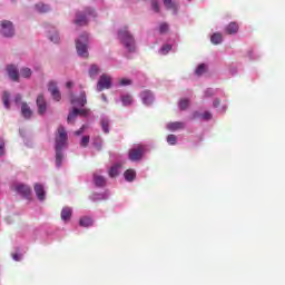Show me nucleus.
Instances as JSON below:
<instances>
[{
    "label": "nucleus",
    "instance_id": "f257e3e1",
    "mask_svg": "<svg viewBox=\"0 0 285 285\" xmlns=\"http://www.w3.org/2000/svg\"><path fill=\"white\" fill-rule=\"evenodd\" d=\"M118 39L129 52H135V38L130 35V31H128V27L118 31Z\"/></svg>",
    "mask_w": 285,
    "mask_h": 285
},
{
    "label": "nucleus",
    "instance_id": "f03ea898",
    "mask_svg": "<svg viewBox=\"0 0 285 285\" xmlns=\"http://www.w3.org/2000/svg\"><path fill=\"white\" fill-rule=\"evenodd\" d=\"M68 146V132L66 128L60 125L56 132V150H63Z\"/></svg>",
    "mask_w": 285,
    "mask_h": 285
},
{
    "label": "nucleus",
    "instance_id": "7ed1b4c3",
    "mask_svg": "<svg viewBox=\"0 0 285 285\" xmlns=\"http://www.w3.org/2000/svg\"><path fill=\"white\" fill-rule=\"evenodd\" d=\"M76 50L79 57L88 59V33L80 35L79 39L76 40Z\"/></svg>",
    "mask_w": 285,
    "mask_h": 285
},
{
    "label": "nucleus",
    "instance_id": "20e7f679",
    "mask_svg": "<svg viewBox=\"0 0 285 285\" xmlns=\"http://www.w3.org/2000/svg\"><path fill=\"white\" fill-rule=\"evenodd\" d=\"M144 155H146V146L144 145H136L128 151L130 161H141V159H144Z\"/></svg>",
    "mask_w": 285,
    "mask_h": 285
},
{
    "label": "nucleus",
    "instance_id": "39448f33",
    "mask_svg": "<svg viewBox=\"0 0 285 285\" xmlns=\"http://www.w3.org/2000/svg\"><path fill=\"white\" fill-rule=\"evenodd\" d=\"M95 17V10L90 8L85 9V14L81 12L76 13V19L73 23L76 26H88V17Z\"/></svg>",
    "mask_w": 285,
    "mask_h": 285
},
{
    "label": "nucleus",
    "instance_id": "423d86ee",
    "mask_svg": "<svg viewBox=\"0 0 285 285\" xmlns=\"http://www.w3.org/2000/svg\"><path fill=\"white\" fill-rule=\"evenodd\" d=\"M0 33L3 37H14V26L9 20H2L0 22Z\"/></svg>",
    "mask_w": 285,
    "mask_h": 285
},
{
    "label": "nucleus",
    "instance_id": "0eeeda50",
    "mask_svg": "<svg viewBox=\"0 0 285 285\" xmlns=\"http://www.w3.org/2000/svg\"><path fill=\"white\" fill-rule=\"evenodd\" d=\"M112 86V78L110 76L104 73L100 76L98 83H97V90L98 92H101L102 90H108Z\"/></svg>",
    "mask_w": 285,
    "mask_h": 285
},
{
    "label": "nucleus",
    "instance_id": "6e6552de",
    "mask_svg": "<svg viewBox=\"0 0 285 285\" xmlns=\"http://www.w3.org/2000/svg\"><path fill=\"white\" fill-rule=\"evenodd\" d=\"M89 114H90V109L73 108V110L68 115L67 121L68 124H71L73 119L77 117V115H81L82 117H88Z\"/></svg>",
    "mask_w": 285,
    "mask_h": 285
},
{
    "label": "nucleus",
    "instance_id": "1a4fd4ad",
    "mask_svg": "<svg viewBox=\"0 0 285 285\" xmlns=\"http://www.w3.org/2000/svg\"><path fill=\"white\" fill-rule=\"evenodd\" d=\"M36 104L38 106V115H46V110H48V104L46 102L43 94H40L37 97Z\"/></svg>",
    "mask_w": 285,
    "mask_h": 285
},
{
    "label": "nucleus",
    "instance_id": "9d476101",
    "mask_svg": "<svg viewBox=\"0 0 285 285\" xmlns=\"http://www.w3.org/2000/svg\"><path fill=\"white\" fill-rule=\"evenodd\" d=\"M48 90L52 96V99L55 101H61V92L59 91V88L57 87V82L50 81L48 85Z\"/></svg>",
    "mask_w": 285,
    "mask_h": 285
},
{
    "label": "nucleus",
    "instance_id": "9b49d317",
    "mask_svg": "<svg viewBox=\"0 0 285 285\" xmlns=\"http://www.w3.org/2000/svg\"><path fill=\"white\" fill-rule=\"evenodd\" d=\"M142 104H145V106H153L154 101H155V96L153 95V91L150 90H144L140 94Z\"/></svg>",
    "mask_w": 285,
    "mask_h": 285
},
{
    "label": "nucleus",
    "instance_id": "f8f14e48",
    "mask_svg": "<svg viewBox=\"0 0 285 285\" xmlns=\"http://www.w3.org/2000/svg\"><path fill=\"white\" fill-rule=\"evenodd\" d=\"M13 190L16 193H19V195H22L23 197H30V193H32V189L28 185L19 184L16 185Z\"/></svg>",
    "mask_w": 285,
    "mask_h": 285
},
{
    "label": "nucleus",
    "instance_id": "ddd939ff",
    "mask_svg": "<svg viewBox=\"0 0 285 285\" xmlns=\"http://www.w3.org/2000/svg\"><path fill=\"white\" fill-rule=\"evenodd\" d=\"M33 190L37 195V198L39 202H45L46 200V189L43 188V185L36 183L33 186Z\"/></svg>",
    "mask_w": 285,
    "mask_h": 285
},
{
    "label": "nucleus",
    "instance_id": "4468645a",
    "mask_svg": "<svg viewBox=\"0 0 285 285\" xmlns=\"http://www.w3.org/2000/svg\"><path fill=\"white\" fill-rule=\"evenodd\" d=\"M184 128H186V124L181 121L169 122L167 125V130H170L171 132H175L176 130H184Z\"/></svg>",
    "mask_w": 285,
    "mask_h": 285
},
{
    "label": "nucleus",
    "instance_id": "2eb2a0df",
    "mask_svg": "<svg viewBox=\"0 0 285 285\" xmlns=\"http://www.w3.org/2000/svg\"><path fill=\"white\" fill-rule=\"evenodd\" d=\"M163 3L167 10H173V12L177 14V10H179V3L173 0H163Z\"/></svg>",
    "mask_w": 285,
    "mask_h": 285
},
{
    "label": "nucleus",
    "instance_id": "dca6fc26",
    "mask_svg": "<svg viewBox=\"0 0 285 285\" xmlns=\"http://www.w3.org/2000/svg\"><path fill=\"white\" fill-rule=\"evenodd\" d=\"M8 75L12 81H19V70L13 65L8 66L7 68Z\"/></svg>",
    "mask_w": 285,
    "mask_h": 285
},
{
    "label": "nucleus",
    "instance_id": "f3484780",
    "mask_svg": "<svg viewBox=\"0 0 285 285\" xmlns=\"http://www.w3.org/2000/svg\"><path fill=\"white\" fill-rule=\"evenodd\" d=\"M21 115L24 119H30L32 117V109L30 108L28 102H22Z\"/></svg>",
    "mask_w": 285,
    "mask_h": 285
},
{
    "label": "nucleus",
    "instance_id": "a211bd4d",
    "mask_svg": "<svg viewBox=\"0 0 285 285\" xmlns=\"http://www.w3.org/2000/svg\"><path fill=\"white\" fill-rule=\"evenodd\" d=\"M94 184L98 187V188H104V186H106V177L95 173L94 174Z\"/></svg>",
    "mask_w": 285,
    "mask_h": 285
},
{
    "label": "nucleus",
    "instance_id": "6ab92c4d",
    "mask_svg": "<svg viewBox=\"0 0 285 285\" xmlns=\"http://www.w3.org/2000/svg\"><path fill=\"white\" fill-rule=\"evenodd\" d=\"M226 35H237L239 32V24L237 22H230L226 28H225Z\"/></svg>",
    "mask_w": 285,
    "mask_h": 285
},
{
    "label": "nucleus",
    "instance_id": "aec40b11",
    "mask_svg": "<svg viewBox=\"0 0 285 285\" xmlns=\"http://www.w3.org/2000/svg\"><path fill=\"white\" fill-rule=\"evenodd\" d=\"M71 104H77L78 106H86L88 100L86 99V91H81L78 99H71Z\"/></svg>",
    "mask_w": 285,
    "mask_h": 285
},
{
    "label": "nucleus",
    "instance_id": "412c9836",
    "mask_svg": "<svg viewBox=\"0 0 285 285\" xmlns=\"http://www.w3.org/2000/svg\"><path fill=\"white\" fill-rule=\"evenodd\" d=\"M61 164H63V149H56V166H57V168H61Z\"/></svg>",
    "mask_w": 285,
    "mask_h": 285
},
{
    "label": "nucleus",
    "instance_id": "4be33fe9",
    "mask_svg": "<svg viewBox=\"0 0 285 285\" xmlns=\"http://www.w3.org/2000/svg\"><path fill=\"white\" fill-rule=\"evenodd\" d=\"M197 117H202L204 121H210L213 119V114L210 111H205L204 114L194 112V119H197Z\"/></svg>",
    "mask_w": 285,
    "mask_h": 285
},
{
    "label": "nucleus",
    "instance_id": "5701e85b",
    "mask_svg": "<svg viewBox=\"0 0 285 285\" xmlns=\"http://www.w3.org/2000/svg\"><path fill=\"white\" fill-rule=\"evenodd\" d=\"M70 217H72V209L70 207H65L61 210V219L63 222H68V219H70Z\"/></svg>",
    "mask_w": 285,
    "mask_h": 285
},
{
    "label": "nucleus",
    "instance_id": "b1692460",
    "mask_svg": "<svg viewBox=\"0 0 285 285\" xmlns=\"http://www.w3.org/2000/svg\"><path fill=\"white\" fill-rule=\"evenodd\" d=\"M210 41L214 46H219V43L224 41V37L222 36V33L216 32L210 37Z\"/></svg>",
    "mask_w": 285,
    "mask_h": 285
},
{
    "label": "nucleus",
    "instance_id": "393cba45",
    "mask_svg": "<svg viewBox=\"0 0 285 285\" xmlns=\"http://www.w3.org/2000/svg\"><path fill=\"white\" fill-rule=\"evenodd\" d=\"M126 181H134L137 173L134 169H127L124 174Z\"/></svg>",
    "mask_w": 285,
    "mask_h": 285
},
{
    "label": "nucleus",
    "instance_id": "a878e982",
    "mask_svg": "<svg viewBox=\"0 0 285 285\" xmlns=\"http://www.w3.org/2000/svg\"><path fill=\"white\" fill-rule=\"evenodd\" d=\"M100 126H101L104 132H106L107 135H108V132H110V120L104 118L100 121Z\"/></svg>",
    "mask_w": 285,
    "mask_h": 285
},
{
    "label": "nucleus",
    "instance_id": "bb28decb",
    "mask_svg": "<svg viewBox=\"0 0 285 285\" xmlns=\"http://www.w3.org/2000/svg\"><path fill=\"white\" fill-rule=\"evenodd\" d=\"M79 225L83 226L85 228H88L89 226H92V218H90V217H82L79 220Z\"/></svg>",
    "mask_w": 285,
    "mask_h": 285
},
{
    "label": "nucleus",
    "instance_id": "cd10ccee",
    "mask_svg": "<svg viewBox=\"0 0 285 285\" xmlns=\"http://www.w3.org/2000/svg\"><path fill=\"white\" fill-rule=\"evenodd\" d=\"M36 9L38 10V12H41V13L50 12V7L43 3L36 4Z\"/></svg>",
    "mask_w": 285,
    "mask_h": 285
},
{
    "label": "nucleus",
    "instance_id": "c85d7f7f",
    "mask_svg": "<svg viewBox=\"0 0 285 285\" xmlns=\"http://www.w3.org/2000/svg\"><path fill=\"white\" fill-rule=\"evenodd\" d=\"M3 105L7 109H10V92L4 91L2 96Z\"/></svg>",
    "mask_w": 285,
    "mask_h": 285
},
{
    "label": "nucleus",
    "instance_id": "c756f323",
    "mask_svg": "<svg viewBox=\"0 0 285 285\" xmlns=\"http://www.w3.org/2000/svg\"><path fill=\"white\" fill-rule=\"evenodd\" d=\"M119 168H121L120 165H114V166L109 169V177H117V175H119Z\"/></svg>",
    "mask_w": 285,
    "mask_h": 285
},
{
    "label": "nucleus",
    "instance_id": "7c9ffc66",
    "mask_svg": "<svg viewBox=\"0 0 285 285\" xmlns=\"http://www.w3.org/2000/svg\"><path fill=\"white\" fill-rule=\"evenodd\" d=\"M96 75H99V67L97 65H91L89 69V76L91 77V79H95Z\"/></svg>",
    "mask_w": 285,
    "mask_h": 285
},
{
    "label": "nucleus",
    "instance_id": "2f4dec72",
    "mask_svg": "<svg viewBox=\"0 0 285 285\" xmlns=\"http://www.w3.org/2000/svg\"><path fill=\"white\" fill-rule=\"evenodd\" d=\"M20 75L24 79H28L32 76V70H30V68H22L21 71H20Z\"/></svg>",
    "mask_w": 285,
    "mask_h": 285
},
{
    "label": "nucleus",
    "instance_id": "473e14b6",
    "mask_svg": "<svg viewBox=\"0 0 285 285\" xmlns=\"http://www.w3.org/2000/svg\"><path fill=\"white\" fill-rule=\"evenodd\" d=\"M122 106H130L132 104V96L126 95L121 97Z\"/></svg>",
    "mask_w": 285,
    "mask_h": 285
},
{
    "label": "nucleus",
    "instance_id": "72a5a7b5",
    "mask_svg": "<svg viewBox=\"0 0 285 285\" xmlns=\"http://www.w3.org/2000/svg\"><path fill=\"white\" fill-rule=\"evenodd\" d=\"M188 106H190V100H188L186 98L180 99V101H179L180 110H186L188 108Z\"/></svg>",
    "mask_w": 285,
    "mask_h": 285
},
{
    "label": "nucleus",
    "instance_id": "f704fd0d",
    "mask_svg": "<svg viewBox=\"0 0 285 285\" xmlns=\"http://www.w3.org/2000/svg\"><path fill=\"white\" fill-rule=\"evenodd\" d=\"M196 75L198 77H202V75H204V72H206V65L205 63H200L197 68H196Z\"/></svg>",
    "mask_w": 285,
    "mask_h": 285
},
{
    "label": "nucleus",
    "instance_id": "c9c22d12",
    "mask_svg": "<svg viewBox=\"0 0 285 285\" xmlns=\"http://www.w3.org/2000/svg\"><path fill=\"white\" fill-rule=\"evenodd\" d=\"M169 28L170 27L168 26V23L161 22L160 26H159L160 35H166V32H168Z\"/></svg>",
    "mask_w": 285,
    "mask_h": 285
},
{
    "label": "nucleus",
    "instance_id": "e433bc0d",
    "mask_svg": "<svg viewBox=\"0 0 285 285\" xmlns=\"http://www.w3.org/2000/svg\"><path fill=\"white\" fill-rule=\"evenodd\" d=\"M88 144H90V136H83L80 141L81 148H88Z\"/></svg>",
    "mask_w": 285,
    "mask_h": 285
},
{
    "label": "nucleus",
    "instance_id": "4c0bfd02",
    "mask_svg": "<svg viewBox=\"0 0 285 285\" xmlns=\"http://www.w3.org/2000/svg\"><path fill=\"white\" fill-rule=\"evenodd\" d=\"M167 144H169L170 146H175V144H177V136L170 134L167 136Z\"/></svg>",
    "mask_w": 285,
    "mask_h": 285
},
{
    "label": "nucleus",
    "instance_id": "58836bf2",
    "mask_svg": "<svg viewBox=\"0 0 285 285\" xmlns=\"http://www.w3.org/2000/svg\"><path fill=\"white\" fill-rule=\"evenodd\" d=\"M170 50H173V46H170V45H165L160 48L161 55H168V52H170Z\"/></svg>",
    "mask_w": 285,
    "mask_h": 285
},
{
    "label": "nucleus",
    "instance_id": "ea45409f",
    "mask_svg": "<svg viewBox=\"0 0 285 285\" xmlns=\"http://www.w3.org/2000/svg\"><path fill=\"white\" fill-rule=\"evenodd\" d=\"M6 155V142L3 141V138H0V157H3Z\"/></svg>",
    "mask_w": 285,
    "mask_h": 285
},
{
    "label": "nucleus",
    "instance_id": "a19ab883",
    "mask_svg": "<svg viewBox=\"0 0 285 285\" xmlns=\"http://www.w3.org/2000/svg\"><path fill=\"white\" fill-rule=\"evenodd\" d=\"M151 8L154 12H160L159 2L157 0L151 1Z\"/></svg>",
    "mask_w": 285,
    "mask_h": 285
},
{
    "label": "nucleus",
    "instance_id": "79ce46f5",
    "mask_svg": "<svg viewBox=\"0 0 285 285\" xmlns=\"http://www.w3.org/2000/svg\"><path fill=\"white\" fill-rule=\"evenodd\" d=\"M132 85V80L127 79V78H122L119 81V86H131Z\"/></svg>",
    "mask_w": 285,
    "mask_h": 285
},
{
    "label": "nucleus",
    "instance_id": "37998d69",
    "mask_svg": "<svg viewBox=\"0 0 285 285\" xmlns=\"http://www.w3.org/2000/svg\"><path fill=\"white\" fill-rule=\"evenodd\" d=\"M88 128V126L82 125L77 131H75V135L79 137V135H83V131Z\"/></svg>",
    "mask_w": 285,
    "mask_h": 285
},
{
    "label": "nucleus",
    "instance_id": "c03bdc74",
    "mask_svg": "<svg viewBox=\"0 0 285 285\" xmlns=\"http://www.w3.org/2000/svg\"><path fill=\"white\" fill-rule=\"evenodd\" d=\"M50 41H53V43H59V33H55L53 36L49 37Z\"/></svg>",
    "mask_w": 285,
    "mask_h": 285
},
{
    "label": "nucleus",
    "instance_id": "a18cd8bd",
    "mask_svg": "<svg viewBox=\"0 0 285 285\" xmlns=\"http://www.w3.org/2000/svg\"><path fill=\"white\" fill-rule=\"evenodd\" d=\"M220 104H222V100H219V98H216L213 102V106L214 108H219Z\"/></svg>",
    "mask_w": 285,
    "mask_h": 285
},
{
    "label": "nucleus",
    "instance_id": "49530a36",
    "mask_svg": "<svg viewBox=\"0 0 285 285\" xmlns=\"http://www.w3.org/2000/svg\"><path fill=\"white\" fill-rule=\"evenodd\" d=\"M12 259H14V262H20L21 256L19 254H12Z\"/></svg>",
    "mask_w": 285,
    "mask_h": 285
},
{
    "label": "nucleus",
    "instance_id": "de8ad7c7",
    "mask_svg": "<svg viewBox=\"0 0 285 285\" xmlns=\"http://www.w3.org/2000/svg\"><path fill=\"white\" fill-rule=\"evenodd\" d=\"M66 86H67V88H71V87H72V81H68V82L66 83Z\"/></svg>",
    "mask_w": 285,
    "mask_h": 285
},
{
    "label": "nucleus",
    "instance_id": "09e8293b",
    "mask_svg": "<svg viewBox=\"0 0 285 285\" xmlns=\"http://www.w3.org/2000/svg\"><path fill=\"white\" fill-rule=\"evenodd\" d=\"M19 101H21V97H20V96H17V97H16V102H19Z\"/></svg>",
    "mask_w": 285,
    "mask_h": 285
},
{
    "label": "nucleus",
    "instance_id": "8fccbe9b",
    "mask_svg": "<svg viewBox=\"0 0 285 285\" xmlns=\"http://www.w3.org/2000/svg\"><path fill=\"white\" fill-rule=\"evenodd\" d=\"M206 95H207V97H210V95H213V92H210V90H207Z\"/></svg>",
    "mask_w": 285,
    "mask_h": 285
},
{
    "label": "nucleus",
    "instance_id": "3c124183",
    "mask_svg": "<svg viewBox=\"0 0 285 285\" xmlns=\"http://www.w3.org/2000/svg\"><path fill=\"white\" fill-rule=\"evenodd\" d=\"M102 99H104V101H106V96L102 95Z\"/></svg>",
    "mask_w": 285,
    "mask_h": 285
},
{
    "label": "nucleus",
    "instance_id": "603ef678",
    "mask_svg": "<svg viewBox=\"0 0 285 285\" xmlns=\"http://www.w3.org/2000/svg\"><path fill=\"white\" fill-rule=\"evenodd\" d=\"M223 112H226V108H223Z\"/></svg>",
    "mask_w": 285,
    "mask_h": 285
}]
</instances>
